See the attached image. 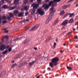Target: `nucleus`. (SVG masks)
I'll return each mask as SVG.
<instances>
[{
	"label": "nucleus",
	"mask_w": 78,
	"mask_h": 78,
	"mask_svg": "<svg viewBox=\"0 0 78 78\" xmlns=\"http://www.w3.org/2000/svg\"><path fill=\"white\" fill-rule=\"evenodd\" d=\"M20 58V55L18 54L16 55L15 57V59H18V58Z\"/></svg>",
	"instance_id": "nucleus-20"
},
{
	"label": "nucleus",
	"mask_w": 78,
	"mask_h": 78,
	"mask_svg": "<svg viewBox=\"0 0 78 78\" xmlns=\"http://www.w3.org/2000/svg\"><path fill=\"white\" fill-rule=\"evenodd\" d=\"M74 39H78V36H76L74 37Z\"/></svg>",
	"instance_id": "nucleus-42"
},
{
	"label": "nucleus",
	"mask_w": 78,
	"mask_h": 78,
	"mask_svg": "<svg viewBox=\"0 0 78 78\" xmlns=\"http://www.w3.org/2000/svg\"><path fill=\"white\" fill-rule=\"evenodd\" d=\"M2 66H0V69H2Z\"/></svg>",
	"instance_id": "nucleus-56"
},
{
	"label": "nucleus",
	"mask_w": 78,
	"mask_h": 78,
	"mask_svg": "<svg viewBox=\"0 0 78 78\" xmlns=\"http://www.w3.org/2000/svg\"><path fill=\"white\" fill-rule=\"evenodd\" d=\"M78 15L76 16L75 20H78Z\"/></svg>",
	"instance_id": "nucleus-39"
},
{
	"label": "nucleus",
	"mask_w": 78,
	"mask_h": 78,
	"mask_svg": "<svg viewBox=\"0 0 78 78\" xmlns=\"http://www.w3.org/2000/svg\"><path fill=\"white\" fill-rule=\"evenodd\" d=\"M2 3L3 4L5 3V0H2Z\"/></svg>",
	"instance_id": "nucleus-45"
},
{
	"label": "nucleus",
	"mask_w": 78,
	"mask_h": 78,
	"mask_svg": "<svg viewBox=\"0 0 78 78\" xmlns=\"http://www.w3.org/2000/svg\"><path fill=\"white\" fill-rule=\"evenodd\" d=\"M49 42V41L48 40V39H47L45 41V42H46V43H47V42Z\"/></svg>",
	"instance_id": "nucleus-44"
},
{
	"label": "nucleus",
	"mask_w": 78,
	"mask_h": 78,
	"mask_svg": "<svg viewBox=\"0 0 78 78\" xmlns=\"http://www.w3.org/2000/svg\"><path fill=\"white\" fill-rule=\"evenodd\" d=\"M49 19H50V17H49L47 20L46 21V23H48V22H49V21L51 20V19L49 20Z\"/></svg>",
	"instance_id": "nucleus-21"
},
{
	"label": "nucleus",
	"mask_w": 78,
	"mask_h": 78,
	"mask_svg": "<svg viewBox=\"0 0 78 78\" xmlns=\"http://www.w3.org/2000/svg\"><path fill=\"white\" fill-rule=\"evenodd\" d=\"M13 64L15 65V66H17V64L16 63H14Z\"/></svg>",
	"instance_id": "nucleus-49"
},
{
	"label": "nucleus",
	"mask_w": 78,
	"mask_h": 78,
	"mask_svg": "<svg viewBox=\"0 0 78 78\" xmlns=\"http://www.w3.org/2000/svg\"><path fill=\"white\" fill-rule=\"evenodd\" d=\"M73 31H75V28H73Z\"/></svg>",
	"instance_id": "nucleus-62"
},
{
	"label": "nucleus",
	"mask_w": 78,
	"mask_h": 78,
	"mask_svg": "<svg viewBox=\"0 0 78 78\" xmlns=\"http://www.w3.org/2000/svg\"><path fill=\"white\" fill-rule=\"evenodd\" d=\"M33 0H30V2H33Z\"/></svg>",
	"instance_id": "nucleus-53"
},
{
	"label": "nucleus",
	"mask_w": 78,
	"mask_h": 78,
	"mask_svg": "<svg viewBox=\"0 0 78 78\" xmlns=\"http://www.w3.org/2000/svg\"><path fill=\"white\" fill-rule=\"evenodd\" d=\"M16 8V6H15L14 7H12L10 9L11 10H12V9H15Z\"/></svg>",
	"instance_id": "nucleus-28"
},
{
	"label": "nucleus",
	"mask_w": 78,
	"mask_h": 78,
	"mask_svg": "<svg viewBox=\"0 0 78 78\" xmlns=\"http://www.w3.org/2000/svg\"><path fill=\"white\" fill-rule=\"evenodd\" d=\"M76 7H78V4H77L76 6Z\"/></svg>",
	"instance_id": "nucleus-61"
},
{
	"label": "nucleus",
	"mask_w": 78,
	"mask_h": 78,
	"mask_svg": "<svg viewBox=\"0 0 78 78\" xmlns=\"http://www.w3.org/2000/svg\"><path fill=\"white\" fill-rule=\"evenodd\" d=\"M6 48V45L5 44H3L0 47V50L1 51L4 50Z\"/></svg>",
	"instance_id": "nucleus-9"
},
{
	"label": "nucleus",
	"mask_w": 78,
	"mask_h": 78,
	"mask_svg": "<svg viewBox=\"0 0 78 78\" xmlns=\"http://www.w3.org/2000/svg\"><path fill=\"white\" fill-rule=\"evenodd\" d=\"M69 15V13H67L66 15L65 16V17H67V16H68V15Z\"/></svg>",
	"instance_id": "nucleus-41"
},
{
	"label": "nucleus",
	"mask_w": 78,
	"mask_h": 78,
	"mask_svg": "<svg viewBox=\"0 0 78 78\" xmlns=\"http://www.w3.org/2000/svg\"><path fill=\"white\" fill-rule=\"evenodd\" d=\"M72 34V32H69L67 34V35H69V34Z\"/></svg>",
	"instance_id": "nucleus-43"
},
{
	"label": "nucleus",
	"mask_w": 78,
	"mask_h": 78,
	"mask_svg": "<svg viewBox=\"0 0 78 78\" xmlns=\"http://www.w3.org/2000/svg\"><path fill=\"white\" fill-rule=\"evenodd\" d=\"M18 39H19V38H18L17 37V38H16V39H15L14 41H17V40H18Z\"/></svg>",
	"instance_id": "nucleus-48"
},
{
	"label": "nucleus",
	"mask_w": 78,
	"mask_h": 78,
	"mask_svg": "<svg viewBox=\"0 0 78 78\" xmlns=\"http://www.w3.org/2000/svg\"><path fill=\"white\" fill-rule=\"evenodd\" d=\"M27 41V39H26L24 42V44H27V43H28V41Z\"/></svg>",
	"instance_id": "nucleus-32"
},
{
	"label": "nucleus",
	"mask_w": 78,
	"mask_h": 78,
	"mask_svg": "<svg viewBox=\"0 0 78 78\" xmlns=\"http://www.w3.org/2000/svg\"><path fill=\"white\" fill-rule=\"evenodd\" d=\"M63 14H64V11L62 10L60 13V16H62Z\"/></svg>",
	"instance_id": "nucleus-23"
},
{
	"label": "nucleus",
	"mask_w": 78,
	"mask_h": 78,
	"mask_svg": "<svg viewBox=\"0 0 78 78\" xmlns=\"http://www.w3.org/2000/svg\"><path fill=\"white\" fill-rule=\"evenodd\" d=\"M3 73H6V71H3L0 74V76L2 75L3 74Z\"/></svg>",
	"instance_id": "nucleus-36"
},
{
	"label": "nucleus",
	"mask_w": 78,
	"mask_h": 78,
	"mask_svg": "<svg viewBox=\"0 0 78 78\" xmlns=\"http://www.w3.org/2000/svg\"><path fill=\"white\" fill-rule=\"evenodd\" d=\"M37 2H38V4L33 3L32 4V6L33 7V12H31V13L32 15L34 14L36 11V9H37V7H39V4L41 3L42 1L41 0H37Z\"/></svg>",
	"instance_id": "nucleus-2"
},
{
	"label": "nucleus",
	"mask_w": 78,
	"mask_h": 78,
	"mask_svg": "<svg viewBox=\"0 0 78 78\" xmlns=\"http://www.w3.org/2000/svg\"><path fill=\"white\" fill-rule=\"evenodd\" d=\"M8 36L6 35L5 36H4L3 37L1 41L2 42H3L4 41V39H8Z\"/></svg>",
	"instance_id": "nucleus-12"
},
{
	"label": "nucleus",
	"mask_w": 78,
	"mask_h": 78,
	"mask_svg": "<svg viewBox=\"0 0 78 78\" xmlns=\"http://www.w3.org/2000/svg\"><path fill=\"white\" fill-rule=\"evenodd\" d=\"M57 2H60L61 1V0H57Z\"/></svg>",
	"instance_id": "nucleus-59"
},
{
	"label": "nucleus",
	"mask_w": 78,
	"mask_h": 78,
	"mask_svg": "<svg viewBox=\"0 0 78 78\" xmlns=\"http://www.w3.org/2000/svg\"><path fill=\"white\" fill-rule=\"evenodd\" d=\"M39 77H40V76H38L37 77V78H39Z\"/></svg>",
	"instance_id": "nucleus-60"
},
{
	"label": "nucleus",
	"mask_w": 78,
	"mask_h": 78,
	"mask_svg": "<svg viewBox=\"0 0 78 78\" xmlns=\"http://www.w3.org/2000/svg\"><path fill=\"white\" fill-rule=\"evenodd\" d=\"M13 13L14 14H17L19 13V11L17 10H16L14 11Z\"/></svg>",
	"instance_id": "nucleus-16"
},
{
	"label": "nucleus",
	"mask_w": 78,
	"mask_h": 78,
	"mask_svg": "<svg viewBox=\"0 0 78 78\" xmlns=\"http://www.w3.org/2000/svg\"><path fill=\"white\" fill-rule=\"evenodd\" d=\"M35 63V62L34 61L33 62H30L29 63V66H33V64H34Z\"/></svg>",
	"instance_id": "nucleus-22"
},
{
	"label": "nucleus",
	"mask_w": 78,
	"mask_h": 78,
	"mask_svg": "<svg viewBox=\"0 0 78 78\" xmlns=\"http://www.w3.org/2000/svg\"><path fill=\"white\" fill-rule=\"evenodd\" d=\"M47 70L48 71H50V70H51V68H50V67H48L47 69Z\"/></svg>",
	"instance_id": "nucleus-37"
},
{
	"label": "nucleus",
	"mask_w": 78,
	"mask_h": 78,
	"mask_svg": "<svg viewBox=\"0 0 78 78\" xmlns=\"http://www.w3.org/2000/svg\"><path fill=\"white\" fill-rule=\"evenodd\" d=\"M9 46L8 45L6 47H5V48H9Z\"/></svg>",
	"instance_id": "nucleus-47"
},
{
	"label": "nucleus",
	"mask_w": 78,
	"mask_h": 78,
	"mask_svg": "<svg viewBox=\"0 0 78 78\" xmlns=\"http://www.w3.org/2000/svg\"><path fill=\"white\" fill-rule=\"evenodd\" d=\"M67 8V5H65L63 7V9H66Z\"/></svg>",
	"instance_id": "nucleus-29"
},
{
	"label": "nucleus",
	"mask_w": 78,
	"mask_h": 78,
	"mask_svg": "<svg viewBox=\"0 0 78 78\" xmlns=\"http://www.w3.org/2000/svg\"><path fill=\"white\" fill-rule=\"evenodd\" d=\"M76 48H78V46L77 45H76L75 46Z\"/></svg>",
	"instance_id": "nucleus-63"
},
{
	"label": "nucleus",
	"mask_w": 78,
	"mask_h": 78,
	"mask_svg": "<svg viewBox=\"0 0 78 78\" xmlns=\"http://www.w3.org/2000/svg\"><path fill=\"white\" fill-rule=\"evenodd\" d=\"M8 22L6 20H4L2 22V23L3 24H4V23H7Z\"/></svg>",
	"instance_id": "nucleus-34"
},
{
	"label": "nucleus",
	"mask_w": 78,
	"mask_h": 78,
	"mask_svg": "<svg viewBox=\"0 0 78 78\" xmlns=\"http://www.w3.org/2000/svg\"><path fill=\"white\" fill-rule=\"evenodd\" d=\"M23 13L22 12H21L18 14V17H21V16H22L23 15Z\"/></svg>",
	"instance_id": "nucleus-25"
},
{
	"label": "nucleus",
	"mask_w": 78,
	"mask_h": 78,
	"mask_svg": "<svg viewBox=\"0 0 78 78\" xmlns=\"http://www.w3.org/2000/svg\"><path fill=\"white\" fill-rule=\"evenodd\" d=\"M11 17H14V15L12 13L9 14V16H7V19L9 21H11L10 20L11 19Z\"/></svg>",
	"instance_id": "nucleus-3"
},
{
	"label": "nucleus",
	"mask_w": 78,
	"mask_h": 78,
	"mask_svg": "<svg viewBox=\"0 0 78 78\" xmlns=\"http://www.w3.org/2000/svg\"><path fill=\"white\" fill-rule=\"evenodd\" d=\"M39 24H37L35 25L34 27H32L31 29L30 30V31H34L36 29H37L38 27H39Z\"/></svg>",
	"instance_id": "nucleus-5"
},
{
	"label": "nucleus",
	"mask_w": 78,
	"mask_h": 78,
	"mask_svg": "<svg viewBox=\"0 0 78 78\" xmlns=\"http://www.w3.org/2000/svg\"><path fill=\"white\" fill-rule=\"evenodd\" d=\"M50 0H46V2H48Z\"/></svg>",
	"instance_id": "nucleus-54"
},
{
	"label": "nucleus",
	"mask_w": 78,
	"mask_h": 78,
	"mask_svg": "<svg viewBox=\"0 0 78 78\" xmlns=\"http://www.w3.org/2000/svg\"><path fill=\"white\" fill-rule=\"evenodd\" d=\"M28 3V0H25L24 2V4L25 5H27V3Z\"/></svg>",
	"instance_id": "nucleus-24"
},
{
	"label": "nucleus",
	"mask_w": 78,
	"mask_h": 78,
	"mask_svg": "<svg viewBox=\"0 0 78 78\" xmlns=\"http://www.w3.org/2000/svg\"><path fill=\"white\" fill-rule=\"evenodd\" d=\"M23 9L24 10H27L28 8L27 7V6H25L23 7Z\"/></svg>",
	"instance_id": "nucleus-27"
},
{
	"label": "nucleus",
	"mask_w": 78,
	"mask_h": 78,
	"mask_svg": "<svg viewBox=\"0 0 78 78\" xmlns=\"http://www.w3.org/2000/svg\"><path fill=\"white\" fill-rule=\"evenodd\" d=\"M68 22H69L68 20H66L62 23L61 25H64V26H66V25H67Z\"/></svg>",
	"instance_id": "nucleus-7"
},
{
	"label": "nucleus",
	"mask_w": 78,
	"mask_h": 78,
	"mask_svg": "<svg viewBox=\"0 0 78 78\" xmlns=\"http://www.w3.org/2000/svg\"><path fill=\"white\" fill-rule=\"evenodd\" d=\"M30 27H27V28H26L25 30L27 31V30H28L29 28H30Z\"/></svg>",
	"instance_id": "nucleus-46"
},
{
	"label": "nucleus",
	"mask_w": 78,
	"mask_h": 78,
	"mask_svg": "<svg viewBox=\"0 0 78 78\" xmlns=\"http://www.w3.org/2000/svg\"><path fill=\"white\" fill-rule=\"evenodd\" d=\"M50 11H52L53 12H55V11H54V9H53V8H51L50 9Z\"/></svg>",
	"instance_id": "nucleus-30"
},
{
	"label": "nucleus",
	"mask_w": 78,
	"mask_h": 78,
	"mask_svg": "<svg viewBox=\"0 0 78 78\" xmlns=\"http://www.w3.org/2000/svg\"><path fill=\"white\" fill-rule=\"evenodd\" d=\"M75 25H77V30L78 29V21H77L75 23Z\"/></svg>",
	"instance_id": "nucleus-26"
},
{
	"label": "nucleus",
	"mask_w": 78,
	"mask_h": 78,
	"mask_svg": "<svg viewBox=\"0 0 78 78\" xmlns=\"http://www.w3.org/2000/svg\"><path fill=\"white\" fill-rule=\"evenodd\" d=\"M59 22V20L57 19L54 23V25H56V23H58Z\"/></svg>",
	"instance_id": "nucleus-17"
},
{
	"label": "nucleus",
	"mask_w": 78,
	"mask_h": 78,
	"mask_svg": "<svg viewBox=\"0 0 78 78\" xmlns=\"http://www.w3.org/2000/svg\"><path fill=\"white\" fill-rule=\"evenodd\" d=\"M69 41H70V42H72V41H71V40L70 39H69Z\"/></svg>",
	"instance_id": "nucleus-64"
},
{
	"label": "nucleus",
	"mask_w": 78,
	"mask_h": 78,
	"mask_svg": "<svg viewBox=\"0 0 78 78\" xmlns=\"http://www.w3.org/2000/svg\"><path fill=\"white\" fill-rule=\"evenodd\" d=\"M67 69L69 70H72V67H70L69 66H67Z\"/></svg>",
	"instance_id": "nucleus-31"
},
{
	"label": "nucleus",
	"mask_w": 78,
	"mask_h": 78,
	"mask_svg": "<svg viewBox=\"0 0 78 78\" xmlns=\"http://www.w3.org/2000/svg\"><path fill=\"white\" fill-rule=\"evenodd\" d=\"M5 33H8V30H5Z\"/></svg>",
	"instance_id": "nucleus-51"
},
{
	"label": "nucleus",
	"mask_w": 78,
	"mask_h": 78,
	"mask_svg": "<svg viewBox=\"0 0 78 78\" xmlns=\"http://www.w3.org/2000/svg\"><path fill=\"white\" fill-rule=\"evenodd\" d=\"M23 22L25 23L26 22H29V20H23Z\"/></svg>",
	"instance_id": "nucleus-33"
},
{
	"label": "nucleus",
	"mask_w": 78,
	"mask_h": 78,
	"mask_svg": "<svg viewBox=\"0 0 78 78\" xmlns=\"http://www.w3.org/2000/svg\"><path fill=\"white\" fill-rule=\"evenodd\" d=\"M56 43L55 42L54 44L53 47H52V49H54V48H56Z\"/></svg>",
	"instance_id": "nucleus-19"
},
{
	"label": "nucleus",
	"mask_w": 78,
	"mask_h": 78,
	"mask_svg": "<svg viewBox=\"0 0 78 78\" xmlns=\"http://www.w3.org/2000/svg\"><path fill=\"white\" fill-rule=\"evenodd\" d=\"M34 49L35 50H36L37 49V47H35V48H34Z\"/></svg>",
	"instance_id": "nucleus-52"
},
{
	"label": "nucleus",
	"mask_w": 78,
	"mask_h": 78,
	"mask_svg": "<svg viewBox=\"0 0 78 78\" xmlns=\"http://www.w3.org/2000/svg\"><path fill=\"white\" fill-rule=\"evenodd\" d=\"M28 12H26L25 13V16H27L28 15Z\"/></svg>",
	"instance_id": "nucleus-40"
},
{
	"label": "nucleus",
	"mask_w": 78,
	"mask_h": 78,
	"mask_svg": "<svg viewBox=\"0 0 78 78\" xmlns=\"http://www.w3.org/2000/svg\"><path fill=\"white\" fill-rule=\"evenodd\" d=\"M42 8H44L45 9H47L50 7L47 4H44L42 6Z\"/></svg>",
	"instance_id": "nucleus-10"
},
{
	"label": "nucleus",
	"mask_w": 78,
	"mask_h": 78,
	"mask_svg": "<svg viewBox=\"0 0 78 78\" xmlns=\"http://www.w3.org/2000/svg\"><path fill=\"white\" fill-rule=\"evenodd\" d=\"M9 7V6H7V5H4L3 6H2V8L5 9H7Z\"/></svg>",
	"instance_id": "nucleus-13"
},
{
	"label": "nucleus",
	"mask_w": 78,
	"mask_h": 78,
	"mask_svg": "<svg viewBox=\"0 0 78 78\" xmlns=\"http://www.w3.org/2000/svg\"><path fill=\"white\" fill-rule=\"evenodd\" d=\"M8 50H9V52H11V51H12V48H10Z\"/></svg>",
	"instance_id": "nucleus-35"
},
{
	"label": "nucleus",
	"mask_w": 78,
	"mask_h": 78,
	"mask_svg": "<svg viewBox=\"0 0 78 78\" xmlns=\"http://www.w3.org/2000/svg\"><path fill=\"white\" fill-rule=\"evenodd\" d=\"M15 62V61L14 60L13 61H12V63H14Z\"/></svg>",
	"instance_id": "nucleus-58"
},
{
	"label": "nucleus",
	"mask_w": 78,
	"mask_h": 78,
	"mask_svg": "<svg viewBox=\"0 0 78 78\" xmlns=\"http://www.w3.org/2000/svg\"><path fill=\"white\" fill-rule=\"evenodd\" d=\"M60 53H64V51L62 50H61L60 51Z\"/></svg>",
	"instance_id": "nucleus-50"
},
{
	"label": "nucleus",
	"mask_w": 78,
	"mask_h": 78,
	"mask_svg": "<svg viewBox=\"0 0 78 78\" xmlns=\"http://www.w3.org/2000/svg\"><path fill=\"white\" fill-rule=\"evenodd\" d=\"M37 12L41 16H43L44 14V11L41 10V9H38Z\"/></svg>",
	"instance_id": "nucleus-4"
},
{
	"label": "nucleus",
	"mask_w": 78,
	"mask_h": 78,
	"mask_svg": "<svg viewBox=\"0 0 78 78\" xmlns=\"http://www.w3.org/2000/svg\"><path fill=\"white\" fill-rule=\"evenodd\" d=\"M69 15L70 16V17H72L73 16H75V15L74 13L71 14L70 13H69Z\"/></svg>",
	"instance_id": "nucleus-14"
},
{
	"label": "nucleus",
	"mask_w": 78,
	"mask_h": 78,
	"mask_svg": "<svg viewBox=\"0 0 78 78\" xmlns=\"http://www.w3.org/2000/svg\"><path fill=\"white\" fill-rule=\"evenodd\" d=\"M27 64V62H24L23 63H20L19 65V68L22 67L23 66H25V65H26Z\"/></svg>",
	"instance_id": "nucleus-6"
},
{
	"label": "nucleus",
	"mask_w": 78,
	"mask_h": 78,
	"mask_svg": "<svg viewBox=\"0 0 78 78\" xmlns=\"http://www.w3.org/2000/svg\"><path fill=\"white\" fill-rule=\"evenodd\" d=\"M63 45L64 46H66V43H63Z\"/></svg>",
	"instance_id": "nucleus-57"
},
{
	"label": "nucleus",
	"mask_w": 78,
	"mask_h": 78,
	"mask_svg": "<svg viewBox=\"0 0 78 78\" xmlns=\"http://www.w3.org/2000/svg\"><path fill=\"white\" fill-rule=\"evenodd\" d=\"M70 2H71V1H70V0L68 2H67V3H70Z\"/></svg>",
	"instance_id": "nucleus-55"
},
{
	"label": "nucleus",
	"mask_w": 78,
	"mask_h": 78,
	"mask_svg": "<svg viewBox=\"0 0 78 78\" xmlns=\"http://www.w3.org/2000/svg\"><path fill=\"white\" fill-rule=\"evenodd\" d=\"M57 2V0H54L53 1H50L48 4V6H49V7L52 4H53L54 3V2Z\"/></svg>",
	"instance_id": "nucleus-11"
},
{
	"label": "nucleus",
	"mask_w": 78,
	"mask_h": 78,
	"mask_svg": "<svg viewBox=\"0 0 78 78\" xmlns=\"http://www.w3.org/2000/svg\"><path fill=\"white\" fill-rule=\"evenodd\" d=\"M59 59L57 57L52 59L51 62L49 63V66L51 67L52 68L54 66H57L58 64V62L59 61Z\"/></svg>",
	"instance_id": "nucleus-1"
},
{
	"label": "nucleus",
	"mask_w": 78,
	"mask_h": 78,
	"mask_svg": "<svg viewBox=\"0 0 78 78\" xmlns=\"http://www.w3.org/2000/svg\"><path fill=\"white\" fill-rule=\"evenodd\" d=\"M74 22V20H73V18H72L69 21V23H72Z\"/></svg>",
	"instance_id": "nucleus-15"
},
{
	"label": "nucleus",
	"mask_w": 78,
	"mask_h": 78,
	"mask_svg": "<svg viewBox=\"0 0 78 78\" xmlns=\"http://www.w3.org/2000/svg\"><path fill=\"white\" fill-rule=\"evenodd\" d=\"M68 22H69L68 20H66L62 23L61 25H64V26H66V25H67Z\"/></svg>",
	"instance_id": "nucleus-8"
},
{
	"label": "nucleus",
	"mask_w": 78,
	"mask_h": 78,
	"mask_svg": "<svg viewBox=\"0 0 78 78\" xmlns=\"http://www.w3.org/2000/svg\"><path fill=\"white\" fill-rule=\"evenodd\" d=\"M15 66V65L13 64L12 66H11V68H14V67Z\"/></svg>",
	"instance_id": "nucleus-38"
},
{
	"label": "nucleus",
	"mask_w": 78,
	"mask_h": 78,
	"mask_svg": "<svg viewBox=\"0 0 78 78\" xmlns=\"http://www.w3.org/2000/svg\"><path fill=\"white\" fill-rule=\"evenodd\" d=\"M8 53V50H6L5 51H4V52H2V53L3 54V55H5V54H6Z\"/></svg>",
	"instance_id": "nucleus-18"
}]
</instances>
